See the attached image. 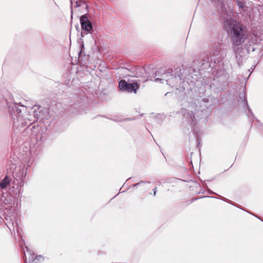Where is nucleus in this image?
<instances>
[{"instance_id":"nucleus-14","label":"nucleus","mask_w":263,"mask_h":263,"mask_svg":"<svg viewBox=\"0 0 263 263\" xmlns=\"http://www.w3.org/2000/svg\"><path fill=\"white\" fill-rule=\"evenodd\" d=\"M25 263H27L26 261H25Z\"/></svg>"},{"instance_id":"nucleus-10","label":"nucleus","mask_w":263,"mask_h":263,"mask_svg":"<svg viewBox=\"0 0 263 263\" xmlns=\"http://www.w3.org/2000/svg\"><path fill=\"white\" fill-rule=\"evenodd\" d=\"M160 80H160V79H159V78H157V79H155V81H156V82H157V81H160Z\"/></svg>"},{"instance_id":"nucleus-3","label":"nucleus","mask_w":263,"mask_h":263,"mask_svg":"<svg viewBox=\"0 0 263 263\" xmlns=\"http://www.w3.org/2000/svg\"><path fill=\"white\" fill-rule=\"evenodd\" d=\"M119 87L122 91L136 93L139 86L137 83L133 82L132 83H128L125 80H122L119 82Z\"/></svg>"},{"instance_id":"nucleus-8","label":"nucleus","mask_w":263,"mask_h":263,"mask_svg":"<svg viewBox=\"0 0 263 263\" xmlns=\"http://www.w3.org/2000/svg\"><path fill=\"white\" fill-rule=\"evenodd\" d=\"M82 3V1H77V2H76V7L80 6Z\"/></svg>"},{"instance_id":"nucleus-13","label":"nucleus","mask_w":263,"mask_h":263,"mask_svg":"<svg viewBox=\"0 0 263 263\" xmlns=\"http://www.w3.org/2000/svg\"><path fill=\"white\" fill-rule=\"evenodd\" d=\"M138 184H135L134 186H137Z\"/></svg>"},{"instance_id":"nucleus-7","label":"nucleus","mask_w":263,"mask_h":263,"mask_svg":"<svg viewBox=\"0 0 263 263\" xmlns=\"http://www.w3.org/2000/svg\"><path fill=\"white\" fill-rule=\"evenodd\" d=\"M26 248L27 249V254H26V253L25 252L24 253V255H25V258L24 259V260H26L27 259V255H28L29 256V258L30 259H32V261H33V256H32V255L31 254V252L29 251V249L27 247H26Z\"/></svg>"},{"instance_id":"nucleus-12","label":"nucleus","mask_w":263,"mask_h":263,"mask_svg":"<svg viewBox=\"0 0 263 263\" xmlns=\"http://www.w3.org/2000/svg\"><path fill=\"white\" fill-rule=\"evenodd\" d=\"M70 1H71V5H72V3H73L72 1V0H70Z\"/></svg>"},{"instance_id":"nucleus-2","label":"nucleus","mask_w":263,"mask_h":263,"mask_svg":"<svg viewBox=\"0 0 263 263\" xmlns=\"http://www.w3.org/2000/svg\"><path fill=\"white\" fill-rule=\"evenodd\" d=\"M21 108H16L15 112L17 115V121L20 122L22 126H28L35 122L36 119L35 117L32 119V117L26 112V107L24 106H21Z\"/></svg>"},{"instance_id":"nucleus-5","label":"nucleus","mask_w":263,"mask_h":263,"mask_svg":"<svg viewBox=\"0 0 263 263\" xmlns=\"http://www.w3.org/2000/svg\"><path fill=\"white\" fill-rule=\"evenodd\" d=\"M26 175V172L25 170H20L18 172L15 174L14 178L15 179L17 180H20V184L21 185H23L24 181L25 180V177Z\"/></svg>"},{"instance_id":"nucleus-9","label":"nucleus","mask_w":263,"mask_h":263,"mask_svg":"<svg viewBox=\"0 0 263 263\" xmlns=\"http://www.w3.org/2000/svg\"><path fill=\"white\" fill-rule=\"evenodd\" d=\"M190 116H191V119L192 122H194V119H195L194 115L192 114L190 115Z\"/></svg>"},{"instance_id":"nucleus-11","label":"nucleus","mask_w":263,"mask_h":263,"mask_svg":"<svg viewBox=\"0 0 263 263\" xmlns=\"http://www.w3.org/2000/svg\"><path fill=\"white\" fill-rule=\"evenodd\" d=\"M156 188L154 189V195H156Z\"/></svg>"},{"instance_id":"nucleus-4","label":"nucleus","mask_w":263,"mask_h":263,"mask_svg":"<svg viewBox=\"0 0 263 263\" xmlns=\"http://www.w3.org/2000/svg\"><path fill=\"white\" fill-rule=\"evenodd\" d=\"M80 22L82 28L83 30L86 31H89L92 29V25L86 16H82L80 18Z\"/></svg>"},{"instance_id":"nucleus-6","label":"nucleus","mask_w":263,"mask_h":263,"mask_svg":"<svg viewBox=\"0 0 263 263\" xmlns=\"http://www.w3.org/2000/svg\"><path fill=\"white\" fill-rule=\"evenodd\" d=\"M9 183L10 179L7 176H6L0 182V188L5 189Z\"/></svg>"},{"instance_id":"nucleus-1","label":"nucleus","mask_w":263,"mask_h":263,"mask_svg":"<svg viewBox=\"0 0 263 263\" xmlns=\"http://www.w3.org/2000/svg\"><path fill=\"white\" fill-rule=\"evenodd\" d=\"M224 26L226 29L231 30L234 46H239L245 41L246 34L244 27L240 23L234 20H227L224 22Z\"/></svg>"}]
</instances>
